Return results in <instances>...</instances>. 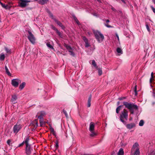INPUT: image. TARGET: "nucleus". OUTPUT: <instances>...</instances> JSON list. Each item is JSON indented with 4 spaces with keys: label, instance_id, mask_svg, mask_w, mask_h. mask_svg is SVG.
Wrapping results in <instances>:
<instances>
[{
    "label": "nucleus",
    "instance_id": "obj_2",
    "mask_svg": "<svg viewBox=\"0 0 155 155\" xmlns=\"http://www.w3.org/2000/svg\"><path fill=\"white\" fill-rule=\"evenodd\" d=\"M128 118V111L125 109L121 112L120 115V121L122 122L124 124L126 123V121L124 120V119L127 120Z\"/></svg>",
    "mask_w": 155,
    "mask_h": 155
},
{
    "label": "nucleus",
    "instance_id": "obj_26",
    "mask_svg": "<svg viewBox=\"0 0 155 155\" xmlns=\"http://www.w3.org/2000/svg\"><path fill=\"white\" fill-rule=\"evenodd\" d=\"M122 107V106H119L116 109V112L117 114H118L119 112V111H120V108L121 107Z\"/></svg>",
    "mask_w": 155,
    "mask_h": 155
},
{
    "label": "nucleus",
    "instance_id": "obj_20",
    "mask_svg": "<svg viewBox=\"0 0 155 155\" xmlns=\"http://www.w3.org/2000/svg\"><path fill=\"white\" fill-rule=\"evenodd\" d=\"M124 153L123 149L122 148H120L118 152V155H123Z\"/></svg>",
    "mask_w": 155,
    "mask_h": 155
},
{
    "label": "nucleus",
    "instance_id": "obj_28",
    "mask_svg": "<svg viewBox=\"0 0 155 155\" xmlns=\"http://www.w3.org/2000/svg\"><path fill=\"white\" fill-rule=\"evenodd\" d=\"M5 56L4 54H2L0 55V60H4Z\"/></svg>",
    "mask_w": 155,
    "mask_h": 155
},
{
    "label": "nucleus",
    "instance_id": "obj_29",
    "mask_svg": "<svg viewBox=\"0 0 155 155\" xmlns=\"http://www.w3.org/2000/svg\"><path fill=\"white\" fill-rule=\"evenodd\" d=\"M151 77L150 80V83H151L152 82V81L154 80L153 78V73L152 72L151 73Z\"/></svg>",
    "mask_w": 155,
    "mask_h": 155
},
{
    "label": "nucleus",
    "instance_id": "obj_55",
    "mask_svg": "<svg viewBox=\"0 0 155 155\" xmlns=\"http://www.w3.org/2000/svg\"><path fill=\"white\" fill-rule=\"evenodd\" d=\"M153 96L155 97V93L154 92L153 93Z\"/></svg>",
    "mask_w": 155,
    "mask_h": 155
},
{
    "label": "nucleus",
    "instance_id": "obj_47",
    "mask_svg": "<svg viewBox=\"0 0 155 155\" xmlns=\"http://www.w3.org/2000/svg\"><path fill=\"white\" fill-rule=\"evenodd\" d=\"M51 28L52 29H53V30H55V31H56V29H57L54 26H53V25L51 26Z\"/></svg>",
    "mask_w": 155,
    "mask_h": 155
},
{
    "label": "nucleus",
    "instance_id": "obj_35",
    "mask_svg": "<svg viewBox=\"0 0 155 155\" xmlns=\"http://www.w3.org/2000/svg\"><path fill=\"white\" fill-rule=\"evenodd\" d=\"M83 40L84 41V42H86L88 41V40L85 37H83Z\"/></svg>",
    "mask_w": 155,
    "mask_h": 155
},
{
    "label": "nucleus",
    "instance_id": "obj_34",
    "mask_svg": "<svg viewBox=\"0 0 155 155\" xmlns=\"http://www.w3.org/2000/svg\"><path fill=\"white\" fill-rule=\"evenodd\" d=\"M134 92L135 93V95H137V86H135L134 87Z\"/></svg>",
    "mask_w": 155,
    "mask_h": 155
},
{
    "label": "nucleus",
    "instance_id": "obj_19",
    "mask_svg": "<svg viewBox=\"0 0 155 155\" xmlns=\"http://www.w3.org/2000/svg\"><path fill=\"white\" fill-rule=\"evenodd\" d=\"M46 45L49 48L53 50L54 49L53 46L50 44V42H48L46 43Z\"/></svg>",
    "mask_w": 155,
    "mask_h": 155
},
{
    "label": "nucleus",
    "instance_id": "obj_49",
    "mask_svg": "<svg viewBox=\"0 0 155 155\" xmlns=\"http://www.w3.org/2000/svg\"><path fill=\"white\" fill-rule=\"evenodd\" d=\"M52 133V134L55 136H56V133L55 131H54V132L52 133Z\"/></svg>",
    "mask_w": 155,
    "mask_h": 155
},
{
    "label": "nucleus",
    "instance_id": "obj_17",
    "mask_svg": "<svg viewBox=\"0 0 155 155\" xmlns=\"http://www.w3.org/2000/svg\"><path fill=\"white\" fill-rule=\"evenodd\" d=\"M91 94L89 96L88 101L87 104V107H90L91 105Z\"/></svg>",
    "mask_w": 155,
    "mask_h": 155
},
{
    "label": "nucleus",
    "instance_id": "obj_3",
    "mask_svg": "<svg viewBox=\"0 0 155 155\" xmlns=\"http://www.w3.org/2000/svg\"><path fill=\"white\" fill-rule=\"evenodd\" d=\"M139 146L137 142L135 143L133 145L131 150V155H140V152Z\"/></svg>",
    "mask_w": 155,
    "mask_h": 155
},
{
    "label": "nucleus",
    "instance_id": "obj_42",
    "mask_svg": "<svg viewBox=\"0 0 155 155\" xmlns=\"http://www.w3.org/2000/svg\"><path fill=\"white\" fill-rule=\"evenodd\" d=\"M146 28H147V30L148 31H150V28H149L148 25L147 24V25H146Z\"/></svg>",
    "mask_w": 155,
    "mask_h": 155
},
{
    "label": "nucleus",
    "instance_id": "obj_22",
    "mask_svg": "<svg viewBox=\"0 0 155 155\" xmlns=\"http://www.w3.org/2000/svg\"><path fill=\"white\" fill-rule=\"evenodd\" d=\"M73 18L74 19L76 22V23H77V24L78 25H80V23L79 22L77 18L75 17V16L74 15H73Z\"/></svg>",
    "mask_w": 155,
    "mask_h": 155
},
{
    "label": "nucleus",
    "instance_id": "obj_10",
    "mask_svg": "<svg viewBox=\"0 0 155 155\" xmlns=\"http://www.w3.org/2000/svg\"><path fill=\"white\" fill-rule=\"evenodd\" d=\"M21 82V80L19 79H14L12 80L11 84L13 86L16 87L18 86L19 83H20Z\"/></svg>",
    "mask_w": 155,
    "mask_h": 155
},
{
    "label": "nucleus",
    "instance_id": "obj_44",
    "mask_svg": "<svg viewBox=\"0 0 155 155\" xmlns=\"http://www.w3.org/2000/svg\"><path fill=\"white\" fill-rule=\"evenodd\" d=\"M45 0H42L40 1V3L41 4H44L45 3Z\"/></svg>",
    "mask_w": 155,
    "mask_h": 155
},
{
    "label": "nucleus",
    "instance_id": "obj_24",
    "mask_svg": "<svg viewBox=\"0 0 155 155\" xmlns=\"http://www.w3.org/2000/svg\"><path fill=\"white\" fill-rule=\"evenodd\" d=\"M91 132V134H90V136L91 137H94L97 135V134L94 131H92L91 132Z\"/></svg>",
    "mask_w": 155,
    "mask_h": 155
},
{
    "label": "nucleus",
    "instance_id": "obj_5",
    "mask_svg": "<svg viewBox=\"0 0 155 155\" xmlns=\"http://www.w3.org/2000/svg\"><path fill=\"white\" fill-rule=\"evenodd\" d=\"M48 13L49 14V16L53 19L55 22L61 28L63 29H64V27L63 25L59 21L57 20L54 17L52 14L50 12V11H48Z\"/></svg>",
    "mask_w": 155,
    "mask_h": 155
},
{
    "label": "nucleus",
    "instance_id": "obj_18",
    "mask_svg": "<svg viewBox=\"0 0 155 155\" xmlns=\"http://www.w3.org/2000/svg\"><path fill=\"white\" fill-rule=\"evenodd\" d=\"M65 46L67 48V50H68V51L70 52L71 51H72L73 49L72 48H71L70 46L68 45H65Z\"/></svg>",
    "mask_w": 155,
    "mask_h": 155
},
{
    "label": "nucleus",
    "instance_id": "obj_48",
    "mask_svg": "<svg viewBox=\"0 0 155 155\" xmlns=\"http://www.w3.org/2000/svg\"><path fill=\"white\" fill-rule=\"evenodd\" d=\"M55 148L56 149H57L58 147V145L57 143H56V145H55Z\"/></svg>",
    "mask_w": 155,
    "mask_h": 155
},
{
    "label": "nucleus",
    "instance_id": "obj_27",
    "mask_svg": "<svg viewBox=\"0 0 155 155\" xmlns=\"http://www.w3.org/2000/svg\"><path fill=\"white\" fill-rule=\"evenodd\" d=\"M148 155H155V148L153 150H151L150 153L148 154Z\"/></svg>",
    "mask_w": 155,
    "mask_h": 155
},
{
    "label": "nucleus",
    "instance_id": "obj_51",
    "mask_svg": "<svg viewBox=\"0 0 155 155\" xmlns=\"http://www.w3.org/2000/svg\"><path fill=\"white\" fill-rule=\"evenodd\" d=\"M116 37H117V38L118 41H119V36H118V35H117V34L116 33Z\"/></svg>",
    "mask_w": 155,
    "mask_h": 155
},
{
    "label": "nucleus",
    "instance_id": "obj_56",
    "mask_svg": "<svg viewBox=\"0 0 155 155\" xmlns=\"http://www.w3.org/2000/svg\"><path fill=\"white\" fill-rule=\"evenodd\" d=\"M153 2L154 3V4H155V0H152Z\"/></svg>",
    "mask_w": 155,
    "mask_h": 155
},
{
    "label": "nucleus",
    "instance_id": "obj_21",
    "mask_svg": "<svg viewBox=\"0 0 155 155\" xmlns=\"http://www.w3.org/2000/svg\"><path fill=\"white\" fill-rule=\"evenodd\" d=\"M25 83L24 82H22L20 85L19 88L20 90H22L25 87Z\"/></svg>",
    "mask_w": 155,
    "mask_h": 155
},
{
    "label": "nucleus",
    "instance_id": "obj_52",
    "mask_svg": "<svg viewBox=\"0 0 155 155\" xmlns=\"http://www.w3.org/2000/svg\"><path fill=\"white\" fill-rule=\"evenodd\" d=\"M110 22V21L109 20H106V23H107Z\"/></svg>",
    "mask_w": 155,
    "mask_h": 155
},
{
    "label": "nucleus",
    "instance_id": "obj_4",
    "mask_svg": "<svg viewBox=\"0 0 155 155\" xmlns=\"http://www.w3.org/2000/svg\"><path fill=\"white\" fill-rule=\"evenodd\" d=\"M94 34L96 39L99 42H101L104 39V37L103 35L98 31H94Z\"/></svg>",
    "mask_w": 155,
    "mask_h": 155
},
{
    "label": "nucleus",
    "instance_id": "obj_41",
    "mask_svg": "<svg viewBox=\"0 0 155 155\" xmlns=\"http://www.w3.org/2000/svg\"><path fill=\"white\" fill-rule=\"evenodd\" d=\"M0 4L1 5H2V6L5 8H6V6H5V4H4L3 3H2V2H1Z\"/></svg>",
    "mask_w": 155,
    "mask_h": 155
},
{
    "label": "nucleus",
    "instance_id": "obj_40",
    "mask_svg": "<svg viewBox=\"0 0 155 155\" xmlns=\"http://www.w3.org/2000/svg\"><path fill=\"white\" fill-rule=\"evenodd\" d=\"M105 25L107 27H108V28H111L112 27L110 25H108V24H107V23H105Z\"/></svg>",
    "mask_w": 155,
    "mask_h": 155
},
{
    "label": "nucleus",
    "instance_id": "obj_39",
    "mask_svg": "<svg viewBox=\"0 0 155 155\" xmlns=\"http://www.w3.org/2000/svg\"><path fill=\"white\" fill-rule=\"evenodd\" d=\"M50 131L51 133L54 132V129L51 127H50Z\"/></svg>",
    "mask_w": 155,
    "mask_h": 155
},
{
    "label": "nucleus",
    "instance_id": "obj_23",
    "mask_svg": "<svg viewBox=\"0 0 155 155\" xmlns=\"http://www.w3.org/2000/svg\"><path fill=\"white\" fill-rule=\"evenodd\" d=\"M5 50L6 51V53L8 54H11V49L9 48H8L7 47L5 48Z\"/></svg>",
    "mask_w": 155,
    "mask_h": 155
},
{
    "label": "nucleus",
    "instance_id": "obj_58",
    "mask_svg": "<svg viewBox=\"0 0 155 155\" xmlns=\"http://www.w3.org/2000/svg\"><path fill=\"white\" fill-rule=\"evenodd\" d=\"M5 68H7V67L6 66H5Z\"/></svg>",
    "mask_w": 155,
    "mask_h": 155
},
{
    "label": "nucleus",
    "instance_id": "obj_13",
    "mask_svg": "<svg viewBox=\"0 0 155 155\" xmlns=\"http://www.w3.org/2000/svg\"><path fill=\"white\" fill-rule=\"evenodd\" d=\"M29 138L28 137H26L24 140L18 146V147H19L22 146L24 144H25L26 145H27L28 142H29Z\"/></svg>",
    "mask_w": 155,
    "mask_h": 155
},
{
    "label": "nucleus",
    "instance_id": "obj_33",
    "mask_svg": "<svg viewBox=\"0 0 155 155\" xmlns=\"http://www.w3.org/2000/svg\"><path fill=\"white\" fill-rule=\"evenodd\" d=\"M92 64L94 67H96L97 66V65H96V62L94 60H93L92 61Z\"/></svg>",
    "mask_w": 155,
    "mask_h": 155
},
{
    "label": "nucleus",
    "instance_id": "obj_7",
    "mask_svg": "<svg viewBox=\"0 0 155 155\" xmlns=\"http://www.w3.org/2000/svg\"><path fill=\"white\" fill-rule=\"evenodd\" d=\"M33 150V147H31L30 145L29 144V142H28L25 147V152L26 154L27 155L31 154Z\"/></svg>",
    "mask_w": 155,
    "mask_h": 155
},
{
    "label": "nucleus",
    "instance_id": "obj_8",
    "mask_svg": "<svg viewBox=\"0 0 155 155\" xmlns=\"http://www.w3.org/2000/svg\"><path fill=\"white\" fill-rule=\"evenodd\" d=\"M46 114V112L44 111H40L36 115V117H37L38 118H39L40 119V123L43 122V117L45 116Z\"/></svg>",
    "mask_w": 155,
    "mask_h": 155
},
{
    "label": "nucleus",
    "instance_id": "obj_6",
    "mask_svg": "<svg viewBox=\"0 0 155 155\" xmlns=\"http://www.w3.org/2000/svg\"><path fill=\"white\" fill-rule=\"evenodd\" d=\"M28 38L30 42L32 44L35 43V38L34 35L32 33L31 31H28Z\"/></svg>",
    "mask_w": 155,
    "mask_h": 155
},
{
    "label": "nucleus",
    "instance_id": "obj_12",
    "mask_svg": "<svg viewBox=\"0 0 155 155\" xmlns=\"http://www.w3.org/2000/svg\"><path fill=\"white\" fill-rule=\"evenodd\" d=\"M125 125L127 128L129 129H132L136 126L135 124L134 123H131L127 124H126Z\"/></svg>",
    "mask_w": 155,
    "mask_h": 155
},
{
    "label": "nucleus",
    "instance_id": "obj_50",
    "mask_svg": "<svg viewBox=\"0 0 155 155\" xmlns=\"http://www.w3.org/2000/svg\"><path fill=\"white\" fill-rule=\"evenodd\" d=\"M125 98V97H120L119 98V99L120 100H123V99H124Z\"/></svg>",
    "mask_w": 155,
    "mask_h": 155
},
{
    "label": "nucleus",
    "instance_id": "obj_32",
    "mask_svg": "<svg viewBox=\"0 0 155 155\" xmlns=\"http://www.w3.org/2000/svg\"><path fill=\"white\" fill-rule=\"evenodd\" d=\"M98 73L99 75H101L102 74V70L101 68H98Z\"/></svg>",
    "mask_w": 155,
    "mask_h": 155
},
{
    "label": "nucleus",
    "instance_id": "obj_14",
    "mask_svg": "<svg viewBox=\"0 0 155 155\" xmlns=\"http://www.w3.org/2000/svg\"><path fill=\"white\" fill-rule=\"evenodd\" d=\"M17 97L16 94H14L12 95L11 100L12 104H14L16 103L17 102Z\"/></svg>",
    "mask_w": 155,
    "mask_h": 155
},
{
    "label": "nucleus",
    "instance_id": "obj_30",
    "mask_svg": "<svg viewBox=\"0 0 155 155\" xmlns=\"http://www.w3.org/2000/svg\"><path fill=\"white\" fill-rule=\"evenodd\" d=\"M33 124H35V125H34V127H35V128H36L38 126V122H37V120H35L34 122H33Z\"/></svg>",
    "mask_w": 155,
    "mask_h": 155
},
{
    "label": "nucleus",
    "instance_id": "obj_11",
    "mask_svg": "<svg viewBox=\"0 0 155 155\" xmlns=\"http://www.w3.org/2000/svg\"><path fill=\"white\" fill-rule=\"evenodd\" d=\"M21 2H20V6L21 7H25L27 6V3L30 2V1L28 0H20Z\"/></svg>",
    "mask_w": 155,
    "mask_h": 155
},
{
    "label": "nucleus",
    "instance_id": "obj_31",
    "mask_svg": "<svg viewBox=\"0 0 155 155\" xmlns=\"http://www.w3.org/2000/svg\"><path fill=\"white\" fill-rule=\"evenodd\" d=\"M144 124V121L143 120H141L139 123V125L140 126H142Z\"/></svg>",
    "mask_w": 155,
    "mask_h": 155
},
{
    "label": "nucleus",
    "instance_id": "obj_38",
    "mask_svg": "<svg viewBox=\"0 0 155 155\" xmlns=\"http://www.w3.org/2000/svg\"><path fill=\"white\" fill-rule=\"evenodd\" d=\"M70 54L71 55H72L73 56H75V54L74 53L73 51H71L70 52Z\"/></svg>",
    "mask_w": 155,
    "mask_h": 155
},
{
    "label": "nucleus",
    "instance_id": "obj_16",
    "mask_svg": "<svg viewBox=\"0 0 155 155\" xmlns=\"http://www.w3.org/2000/svg\"><path fill=\"white\" fill-rule=\"evenodd\" d=\"M116 51L118 55H120L123 53L122 49L119 47H118L117 48Z\"/></svg>",
    "mask_w": 155,
    "mask_h": 155
},
{
    "label": "nucleus",
    "instance_id": "obj_25",
    "mask_svg": "<svg viewBox=\"0 0 155 155\" xmlns=\"http://www.w3.org/2000/svg\"><path fill=\"white\" fill-rule=\"evenodd\" d=\"M5 71L6 73L8 74V75L9 76H12V74L9 71L8 68H5Z\"/></svg>",
    "mask_w": 155,
    "mask_h": 155
},
{
    "label": "nucleus",
    "instance_id": "obj_43",
    "mask_svg": "<svg viewBox=\"0 0 155 155\" xmlns=\"http://www.w3.org/2000/svg\"><path fill=\"white\" fill-rule=\"evenodd\" d=\"M11 142V140H8L7 142V143L8 144L10 145V143Z\"/></svg>",
    "mask_w": 155,
    "mask_h": 155
},
{
    "label": "nucleus",
    "instance_id": "obj_15",
    "mask_svg": "<svg viewBox=\"0 0 155 155\" xmlns=\"http://www.w3.org/2000/svg\"><path fill=\"white\" fill-rule=\"evenodd\" d=\"M94 124L93 122H91L90 125L89 130L90 132L94 131Z\"/></svg>",
    "mask_w": 155,
    "mask_h": 155
},
{
    "label": "nucleus",
    "instance_id": "obj_60",
    "mask_svg": "<svg viewBox=\"0 0 155 155\" xmlns=\"http://www.w3.org/2000/svg\"><path fill=\"white\" fill-rule=\"evenodd\" d=\"M2 2H1L0 1V4H1V3Z\"/></svg>",
    "mask_w": 155,
    "mask_h": 155
},
{
    "label": "nucleus",
    "instance_id": "obj_46",
    "mask_svg": "<svg viewBox=\"0 0 155 155\" xmlns=\"http://www.w3.org/2000/svg\"><path fill=\"white\" fill-rule=\"evenodd\" d=\"M56 32L59 35H60L61 33L57 29H56Z\"/></svg>",
    "mask_w": 155,
    "mask_h": 155
},
{
    "label": "nucleus",
    "instance_id": "obj_36",
    "mask_svg": "<svg viewBox=\"0 0 155 155\" xmlns=\"http://www.w3.org/2000/svg\"><path fill=\"white\" fill-rule=\"evenodd\" d=\"M63 112L65 114L66 117H67L68 116V115L67 114L66 111L64 110L63 109Z\"/></svg>",
    "mask_w": 155,
    "mask_h": 155
},
{
    "label": "nucleus",
    "instance_id": "obj_57",
    "mask_svg": "<svg viewBox=\"0 0 155 155\" xmlns=\"http://www.w3.org/2000/svg\"><path fill=\"white\" fill-rule=\"evenodd\" d=\"M119 103H120V102L119 101L117 103V104L118 105H119Z\"/></svg>",
    "mask_w": 155,
    "mask_h": 155
},
{
    "label": "nucleus",
    "instance_id": "obj_1",
    "mask_svg": "<svg viewBox=\"0 0 155 155\" xmlns=\"http://www.w3.org/2000/svg\"><path fill=\"white\" fill-rule=\"evenodd\" d=\"M123 104L125 106V108L128 109L132 114H134V110H137L138 109L137 106L133 103L124 101L123 102Z\"/></svg>",
    "mask_w": 155,
    "mask_h": 155
},
{
    "label": "nucleus",
    "instance_id": "obj_37",
    "mask_svg": "<svg viewBox=\"0 0 155 155\" xmlns=\"http://www.w3.org/2000/svg\"><path fill=\"white\" fill-rule=\"evenodd\" d=\"M85 47L86 48H87L90 46L88 41L85 42Z\"/></svg>",
    "mask_w": 155,
    "mask_h": 155
},
{
    "label": "nucleus",
    "instance_id": "obj_53",
    "mask_svg": "<svg viewBox=\"0 0 155 155\" xmlns=\"http://www.w3.org/2000/svg\"><path fill=\"white\" fill-rule=\"evenodd\" d=\"M111 9L114 11H115L116 10L114 8H111Z\"/></svg>",
    "mask_w": 155,
    "mask_h": 155
},
{
    "label": "nucleus",
    "instance_id": "obj_54",
    "mask_svg": "<svg viewBox=\"0 0 155 155\" xmlns=\"http://www.w3.org/2000/svg\"><path fill=\"white\" fill-rule=\"evenodd\" d=\"M124 3H125V1L124 0H121Z\"/></svg>",
    "mask_w": 155,
    "mask_h": 155
},
{
    "label": "nucleus",
    "instance_id": "obj_9",
    "mask_svg": "<svg viewBox=\"0 0 155 155\" xmlns=\"http://www.w3.org/2000/svg\"><path fill=\"white\" fill-rule=\"evenodd\" d=\"M21 128L22 125L18 123H17L13 127V131L14 133L15 134H17Z\"/></svg>",
    "mask_w": 155,
    "mask_h": 155
},
{
    "label": "nucleus",
    "instance_id": "obj_45",
    "mask_svg": "<svg viewBox=\"0 0 155 155\" xmlns=\"http://www.w3.org/2000/svg\"><path fill=\"white\" fill-rule=\"evenodd\" d=\"M151 7L153 12L155 13V8H154L152 6H151Z\"/></svg>",
    "mask_w": 155,
    "mask_h": 155
},
{
    "label": "nucleus",
    "instance_id": "obj_59",
    "mask_svg": "<svg viewBox=\"0 0 155 155\" xmlns=\"http://www.w3.org/2000/svg\"><path fill=\"white\" fill-rule=\"evenodd\" d=\"M153 104H154V102L153 103Z\"/></svg>",
    "mask_w": 155,
    "mask_h": 155
}]
</instances>
